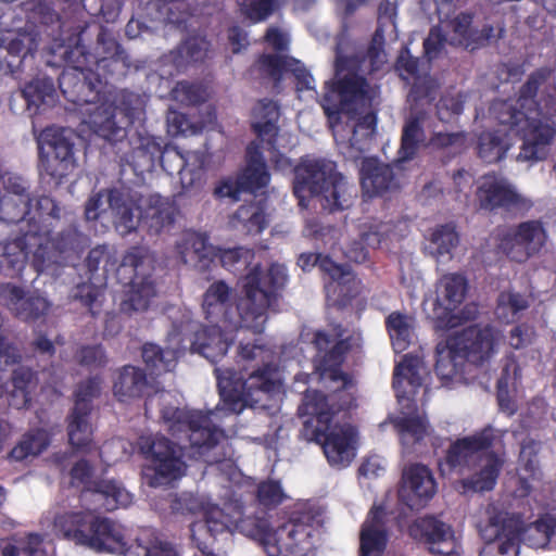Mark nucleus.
Here are the masks:
<instances>
[{
	"mask_svg": "<svg viewBox=\"0 0 556 556\" xmlns=\"http://www.w3.org/2000/svg\"><path fill=\"white\" fill-rule=\"evenodd\" d=\"M142 359L152 375H161L172 371L177 363V351L162 349L154 343H146L142 346Z\"/></svg>",
	"mask_w": 556,
	"mask_h": 556,
	"instance_id": "09e8293b",
	"label": "nucleus"
},
{
	"mask_svg": "<svg viewBox=\"0 0 556 556\" xmlns=\"http://www.w3.org/2000/svg\"><path fill=\"white\" fill-rule=\"evenodd\" d=\"M288 283V269L271 263L267 269L253 266L242 280V295L237 301L240 327L262 333L268 312L278 313L282 293Z\"/></svg>",
	"mask_w": 556,
	"mask_h": 556,
	"instance_id": "423d86ee",
	"label": "nucleus"
},
{
	"mask_svg": "<svg viewBox=\"0 0 556 556\" xmlns=\"http://www.w3.org/2000/svg\"><path fill=\"white\" fill-rule=\"evenodd\" d=\"M495 438V430L489 425L470 435L456 439L450 444L443 460L439 463L440 469L443 471V468L447 467L450 471L459 472L470 469L480 455L493 447Z\"/></svg>",
	"mask_w": 556,
	"mask_h": 556,
	"instance_id": "412c9836",
	"label": "nucleus"
},
{
	"mask_svg": "<svg viewBox=\"0 0 556 556\" xmlns=\"http://www.w3.org/2000/svg\"><path fill=\"white\" fill-rule=\"evenodd\" d=\"M380 45L381 40L379 29H377L372 39V46L369 48L367 56L361 55L351 49L343 50L342 48H339L336 60L337 70H356L358 67H365L367 66V59L369 61V65H374L375 60L380 53Z\"/></svg>",
	"mask_w": 556,
	"mask_h": 556,
	"instance_id": "864d4df0",
	"label": "nucleus"
},
{
	"mask_svg": "<svg viewBox=\"0 0 556 556\" xmlns=\"http://www.w3.org/2000/svg\"><path fill=\"white\" fill-rule=\"evenodd\" d=\"M213 55L211 41L205 35L188 37L178 48L162 60V66L192 67L202 65Z\"/></svg>",
	"mask_w": 556,
	"mask_h": 556,
	"instance_id": "2f4dec72",
	"label": "nucleus"
},
{
	"mask_svg": "<svg viewBox=\"0 0 556 556\" xmlns=\"http://www.w3.org/2000/svg\"><path fill=\"white\" fill-rule=\"evenodd\" d=\"M254 251L244 247L229 249L217 248L213 260L217 257L225 269L237 274L245 270L254 260Z\"/></svg>",
	"mask_w": 556,
	"mask_h": 556,
	"instance_id": "6e6d98bb",
	"label": "nucleus"
},
{
	"mask_svg": "<svg viewBox=\"0 0 556 556\" xmlns=\"http://www.w3.org/2000/svg\"><path fill=\"white\" fill-rule=\"evenodd\" d=\"M49 438L45 430L37 429L25 433L9 453V458L22 462L29 456L41 454L49 446Z\"/></svg>",
	"mask_w": 556,
	"mask_h": 556,
	"instance_id": "3c124183",
	"label": "nucleus"
},
{
	"mask_svg": "<svg viewBox=\"0 0 556 556\" xmlns=\"http://www.w3.org/2000/svg\"><path fill=\"white\" fill-rule=\"evenodd\" d=\"M75 138L73 129L60 126H47L40 135L42 144L47 146L51 154H40L39 170L42 176L61 184L76 167Z\"/></svg>",
	"mask_w": 556,
	"mask_h": 556,
	"instance_id": "ddd939ff",
	"label": "nucleus"
},
{
	"mask_svg": "<svg viewBox=\"0 0 556 556\" xmlns=\"http://www.w3.org/2000/svg\"><path fill=\"white\" fill-rule=\"evenodd\" d=\"M333 372L336 376L326 380L329 382L328 388L331 390L329 394L307 389L303 394L301 403V405H305L308 400H312L313 404H317L316 410L330 413V421H332L336 414L357 406V388L353 377L351 375H339L338 371Z\"/></svg>",
	"mask_w": 556,
	"mask_h": 556,
	"instance_id": "4be33fe9",
	"label": "nucleus"
},
{
	"mask_svg": "<svg viewBox=\"0 0 556 556\" xmlns=\"http://www.w3.org/2000/svg\"><path fill=\"white\" fill-rule=\"evenodd\" d=\"M424 359L413 353L404 354L396 363L392 387L395 392L401 414L394 421L401 442L408 453L421 456L422 441L430 435V425L425 417L416 415L418 410L417 394L424 384L427 375Z\"/></svg>",
	"mask_w": 556,
	"mask_h": 556,
	"instance_id": "39448f33",
	"label": "nucleus"
},
{
	"mask_svg": "<svg viewBox=\"0 0 556 556\" xmlns=\"http://www.w3.org/2000/svg\"><path fill=\"white\" fill-rule=\"evenodd\" d=\"M102 379L89 377L78 383L74 392V407L68 416L67 433L71 445L76 450L87 451L92 443V429L89 417L92 401L101 393Z\"/></svg>",
	"mask_w": 556,
	"mask_h": 556,
	"instance_id": "dca6fc26",
	"label": "nucleus"
},
{
	"mask_svg": "<svg viewBox=\"0 0 556 556\" xmlns=\"http://www.w3.org/2000/svg\"><path fill=\"white\" fill-rule=\"evenodd\" d=\"M513 143L506 131L498 129L481 131L476 141L477 156L485 164H496L506 159Z\"/></svg>",
	"mask_w": 556,
	"mask_h": 556,
	"instance_id": "ea45409f",
	"label": "nucleus"
},
{
	"mask_svg": "<svg viewBox=\"0 0 556 556\" xmlns=\"http://www.w3.org/2000/svg\"><path fill=\"white\" fill-rule=\"evenodd\" d=\"M400 78L408 84H412L408 92V100L414 104L431 103L435 100L439 84L430 72H399Z\"/></svg>",
	"mask_w": 556,
	"mask_h": 556,
	"instance_id": "c03bdc74",
	"label": "nucleus"
},
{
	"mask_svg": "<svg viewBox=\"0 0 556 556\" xmlns=\"http://www.w3.org/2000/svg\"><path fill=\"white\" fill-rule=\"evenodd\" d=\"M391 346L395 354L406 351L414 337L413 318L399 312L391 313L386 320Z\"/></svg>",
	"mask_w": 556,
	"mask_h": 556,
	"instance_id": "a18cd8bd",
	"label": "nucleus"
},
{
	"mask_svg": "<svg viewBox=\"0 0 556 556\" xmlns=\"http://www.w3.org/2000/svg\"><path fill=\"white\" fill-rule=\"evenodd\" d=\"M240 7L250 21L260 23L270 16L279 8V3L277 0H243Z\"/></svg>",
	"mask_w": 556,
	"mask_h": 556,
	"instance_id": "e2e57ef3",
	"label": "nucleus"
},
{
	"mask_svg": "<svg viewBox=\"0 0 556 556\" xmlns=\"http://www.w3.org/2000/svg\"><path fill=\"white\" fill-rule=\"evenodd\" d=\"M0 305L25 323H35L43 318L51 306L37 291L25 290L11 282L0 283Z\"/></svg>",
	"mask_w": 556,
	"mask_h": 556,
	"instance_id": "b1692460",
	"label": "nucleus"
},
{
	"mask_svg": "<svg viewBox=\"0 0 556 556\" xmlns=\"http://www.w3.org/2000/svg\"><path fill=\"white\" fill-rule=\"evenodd\" d=\"M77 363L88 369L103 368L108 363V356L102 344H85L75 353Z\"/></svg>",
	"mask_w": 556,
	"mask_h": 556,
	"instance_id": "052dcab7",
	"label": "nucleus"
},
{
	"mask_svg": "<svg viewBox=\"0 0 556 556\" xmlns=\"http://www.w3.org/2000/svg\"><path fill=\"white\" fill-rule=\"evenodd\" d=\"M129 143L131 150L125 154L123 160L137 176L151 173L161 156L162 137L151 135L146 129L136 130Z\"/></svg>",
	"mask_w": 556,
	"mask_h": 556,
	"instance_id": "bb28decb",
	"label": "nucleus"
},
{
	"mask_svg": "<svg viewBox=\"0 0 556 556\" xmlns=\"http://www.w3.org/2000/svg\"><path fill=\"white\" fill-rule=\"evenodd\" d=\"M467 135L465 131L434 132L430 138V146L437 149H453L454 153H460L466 148Z\"/></svg>",
	"mask_w": 556,
	"mask_h": 556,
	"instance_id": "69168bd1",
	"label": "nucleus"
},
{
	"mask_svg": "<svg viewBox=\"0 0 556 556\" xmlns=\"http://www.w3.org/2000/svg\"><path fill=\"white\" fill-rule=\"evenodd\" d=\"M108 204L113 213L116 231L125 237L143 222L142 195L128 187L108 189Z\"/></svg>",
	"mask_w": 556,
	"mask_h": 556,
	"instance_id": "393cba45",
	"label": "nucleus"
},
{
	"mask_svg": "<svg viewBox=\"0 0 556 556\" xmlns=\"http://www.w3.org/2000/svg\"><path fill=\"white\" fill-rule=\"evenodd\" d=\"M535 338L536 332L533 326L518 324L509 331L508 344L514 350H528L534 343Z\"/></svg>",
	"mask_w": 556,
	"mask_h": 556,
	"instance_id": "338daca9",
	"label": "nucleus"
},
{
	"mask_svg": "<svg viewBox=\"0 0 556 556\" xmlns=\"http://www.w3.org/2000/svg\"><path fill=\"white\" fill-rule=\"evenodd\" d=\"M488 525L483 530V536L488 541H498L497 551L506 555L513 551L520 539V522L508 513L495 507L488 509Z\"/></svg>",
	"mask_w": 556,
	"mask_h": 556,
	"instance_id": "cd10ccee",
	"label": "nucleus"
},
{
	"mask_svg": "<svg viewBox=\"0 0 556 556\" xmlns=\"http://www.w3.org/2000/svg\"><path fill=\"white\" fill-rule=\"evenodd\" d=\"M363 197L372 199L382 195V164L378 157H366L361 166Z\"/></svg>",
	"mask_w": 556,
	"mask_h": 556,
	"instance_id": "603ef678",
	"label": "nucleus"
},
{
	"mask_svg": "<svg viewBox=\"0 0 556 556\" xmlns=\"http://www.w3.org/2000/svg\"><path fill=\"white\" fill-rule=\"evenodd\" d=\"M55 526L65 539L96 553L124 555L131 547L125 528L110 517L71 511L59 516Z\"/></svg>",
	"mask_w": 556,
	"mask_h": 556,
	"instance_id": "9d476101",
	"label": "nucleus"
},
{
	"mask_svg": "<svg viewBox=\"0 0 556 556\" xmlns=\"http://www.w3.org/2000/svg\"><path fill=\"white\" fill-rule=\"evenodd\" d=\"M267 211V197L245 201L229 216V226L245 236L261 235L269 226Z\"/></svg>",
	"mask_w": 556,
	"mask_h": 556,
	"instance_id": "c85d7f7f",
	"label": "nucleus"
},
{
	"mask_svg": "<svg viewBox=\"0 0 556 556\" xmlns=\"http://www.w3.org/2000/svg\"><path fill=\"white\" fill-rule=\"evenodd\" d=\"M12 387L33 393L38 386V372L26 366H18L12 372Z\"/></svg>",
	"mask_w": 556,
	"mask_h": 556,
	"instance_id": "774afa93",
	"label": "nucleus"
},
{
	"mask_svg": "<svg viewBox=\"0 0 556 556\" xmlns=\"http://www.w3.org/2000/svg\"><path fill=\"white\" fill-rule=\"evenodd\" d=\"M429 240L438 256L451 254L459 243V233L456 224L448 222L446 224L437 225L431 230Z\"/></svg>",
	"mask_w": 556,
	"mask_h": 556,
	"instance_id": "4d7b16f0",
	"label": "nucleus"
},
{
	"mask_svg": "<svg viewBox=\"0 0 556 556\" xmlns=\"http://www.w3.org/2000/svg\"><path fill=\"white\" fill-rule=\"evenodd\" d=\"M33 227L35 230L28 233L30 247L27 256L33 255L31 264L37 273L79 255L88 247V237L75 225H70L55 237H51L49 225L41 228Z\"/></svg>",
	"mask_w": 556,
	"mask_h": 556,
	"instance_id": "f8f14e48",
	"label": "nucleus"
},
{
	"mask_svg": "<svg viewBox=\"0 0 556 556\" xmlns=\"http://www.w3.org/2000/svg\"><path fill=\"white\" fill-rule=\"evenodd\" d=\"M238 176L241 180V187L249 192L261 190L267 187L270 181V174L267 166L247 165L243 172Z\"/></svg>",
	"mask_w": 556,
	"mask_h": 556,
	"instance_id": "680f3d73",
	"label": "nucleus"
},
{
	"mask_svg": "<svg viewBox=\"0 0 556 556\" xmlns=\"http://www.w3.org/2000/svg\"><path fill=\"white\" fill-rule=\"evenodd\" d=\"M93 467L89 460H77L70 470V484L81 488L83 493H92L103 500L106 510H114L119 506H127L131 502L130 493L115 480L92 479Z\"/></svg>",
	"mask_w": 556,
	"mask_h": 556,
	"instance_id": "aec40b11",
	"label": "nucleus"
},
{
	"mask_svg": "<svg viewBox=\"0 0 556 556\" xmlns=\"http://www.w3.org/2000/svg\"><path fill=\"white\" fill-rule=\"evenodd\" d=\"M344 329L341 326L336 328V337L340 338L331 349L327 350L320 361L317 369L320 371V379L327 380L333 378L334 372L346 375L342 371L341 366L344 362L345 354L351 350L350 338L342 339Z\"/></svg>",
	"mask_w": 556,
	"mask_h": 556,
	"instance_id": "49530a36",
	"label": "nucleus"
},
{
	"mask_svg": "<svg viewBox=\"0 0 556 556\" xmlns=\"http://www.w3.org/2000/svg\"><path fill=\"white\" fill-rule=\"evenodd\" d=\"M293 173V193L298 199L318 197L321 207L329 213L342 212L353 205L356 188L338 172L336 162L304 155Z\"/></svg>",
	"mask_w": 556,
	"mask_h": 556,
	"instance_id": "0eeeda50",
	"label": "nucleus"
},
{
	"mask_svg": "<svg viewBox=\"0 0 556 556\" xmlns=\"http://www.w3.org/2000/svg\"><path fill=\"white\" fill-rule=\"evenodd\" d=\"M229 346L230 343L225 338L219 324L200 326L193 331L191 350L203 355L212 363H217L223 358Z\"/></svg>",
	"mask_w": 556,
	"mask_h": 556,
	"instance_id": "c9c22d12",
	"label": "nucleus"
},
{
	"mask_svg": "<svg viewBox=\"0 0 556 556\" xmlns=\"http://www.w3.org/2000/svg\"><path fill=\"white\" fill-rule=\"evenodd\" d=\"M448 342L466 363L481 366L495 354L498 331L490 324H473L450 336Z\"/></svg>",
	"mask_w": 556,
	"mask_h": 556,
	"instance_id": "6ab92c4d",
	"label": "nucleus"
},
{
	"mask_svg": "<svg viewBox=\"0 0 556 556\" xmlns=\"http://www.w3.org/2000/svg\"><path fill=\"white\" fill-rule=\"evenodd\" d=\"M357 73L348 72L343 78L327 83L320 105L325 115L331 122L338 123L341 114L355 119L349 140L352 147L362 152L376 131L377 115L369 112L356 117L359 105L365 102L368 86L366 78L357 75Z\"/></svg>",
	"mask_w": 556,
	"mask_h": 556,
	"instance_id": "6e6552de",
	"label": "nucleus"
},
{
	"mask_svg": "<svg viewBox=\"0 0 556 556\" xmlns=\"http://www.w3.org/2000/svg\"><path fill=\"white\" fill-rule=\"evenodd\" d=\"M157 164H160L163 170L169 176L179 175L181 181H184V174L187 169V157L177 147H169L163 143Z\"/></svg>",
	"mask_w": 556,
	"mask_h": 556,
	"instance_id": "13d9d810",
	"label": "nucleus"
},
{
	"mask_svg": "<svg viewBox=\"0 0 556 556\" xmlns=\"http://www.w3.org/2000/svg\"><path fill=\"white\" fill-rule=\"evenodd\" d=\"M316 405L308 400L298 408L303 419L301 437L321 445L331 467H348L356 456L358 432L351 424L331 426L330 413L316 410Z\"/></svg>",
	"mask_w": 556,
	"mask_h": 556,
	"instance_id": "1a4fd4ad",
	"label": "nucleus"
},
{
	"mask_svg": "<svg viewBox=\"0 0 556 556\" xmlns=\"http://www.w3.org/2000/svg\"><path fill=\"white\" fill-rule=\"evenodd\" d=\"M545 72H534L522 85L516 100H497L490 108L501 125L521 140L517 161L538 163L547 160L556 138V86L540 91Z\"/></svg>",
	"mask_w": 556,
	"mask_h": 556,
	"instance_id": "f03ea898",
	"label": "nucleus"
},
{
	"mask_svg": "<svg viewBox=\"0 0 556 556\" xmlns=\"http://www.w3.org/2000/svg\"><path fill=\"white\" fill-rule=\"evenodd\" d=\"M434 318L439 329H453L464 324L469 317L458 311L468 292L467 278L457 273L444 275L437 285Z\"/></svg>",
	"mask_w": 556,
	"mask_h": 556,
	"instance_id": "f3484780",
	"label": "nucleus"
},
{
	"mask_svg": "<svg viewBox=\"0 0 556 556\" xmlns=\"http://www.w3.org/2000/svg\"><path fill=\"white\" fill-rule=\"evenodd\" d=\"M547 232L539 219L521 222L498 235V249L511 261L523 263L545 247Z\"/></svg>",
	"mask_w": 556,
	"mask_h": 556,
	"instance_id": "a211bd4d",
	"label": "nucleus"
},
{
	"mask_svg": "<svg viewBox=\"0 0 556 556\" xmlns=\"http://www.w3.org/2000/svg\"><path fill=\"white\" fill-rule=\"evenodd\" d=\"M476 200L479 210L489 213H513L531 206L530 201L517 191L507 177L494 170L481 176Z\"/></svg>",
	"mask_w": 556,
	"mask_h": 556,
	"instance_id": "2eb2a0df",
	"label": "nucleus"
},
{
	"mask_svg": "<svg viewBox=\"0 0 556 556\" xmlns=\"http://www.w3.org/2000/svg\"><path fill=\"white\" fill-rule=\"evenodd\" d=\"M435 493V479L426 465L413 464L404 469L399 497L408 508H424Z\"/></svg>",
	"mask_w": 556,
	"mask_h": 556,
	"instance_id": "a878e982",
	"label": "nucleus"
},
{
	"mask_svg": "<svg viewBox=\"0 0 556 556\" xmlns=\"http://www.w3.org/2000/svg\"><path fill=\"white\" fill-rule=\"evenodd\" d=\"M286 495L279 481L265 480L258 483L256 500L260 505L266 508H275L280 505Z\"/></svg>",
	"mask_w": 556,
	"mask_h": 556,
	"instance_id": "0e129e2a",
	"label": "nucleus"
},
{
	"mask_svg": "<svg viewBox=\"0 0 556 556\" xmlns=\"http://www.w3.org/2000/svg\"><path fill=\"white\" fill-rule=\"evenodd\" d=\"M22 93L28 105L40 108L54 101L56 90L53 79L43 76L28 81L24 86Z\"/></svg>",
	"mask_w": 556,
	"mask_h": 556,
	"instance_id": "5fc2aeb1",
	"label": "nucleus"
},
{
	"mask_svg": "<svg viewBox=\"0 0 556 556\" xmlns=\"http://www.w3.org/2000/svg\"><path fill=\"white\" fill-rule=\"evenodd\" d=\"M33 199L2 197L0 200V219L8 224H18L20 235L26 229L27 218L31 214Z\"/></svg>",
	"mask_w": 556,
	"mask_h": 556,
	"instance_id": "8fccbe9b",
	"label": "nucleus"
},
{
	"mask_svg": "<svg viewBox=\"0 0 556 556\" xmlns=\"http://www.w3.org/2000/svg\"><path fill=\"white\" fill-rule=\"evenodd\" d=\"M58 84L63 97L75 105L99 104V111L114 100L103 110L105 116H91L94 132L111 143L125 139L128 128L144 114L146 101L140 94L122 90L113 97V85L100 72H60Z\"/></svg>",
	"mask_w": 556,
	"mask_h": 556,
	"instance_id": "7ed1b4c3",
	"label": "nucleus"
},
{
	"mask_svg": "<svg viewBox=\"0 0 556 556\" xmlns=\"http://www.w3.org/2000/svg\"><path fill=\"white\" fill-rule=\"evenodd\" d=\"M173 98L186 105H199L206 101V88L202 84L178 81L172 89Z\"/></svg>",
	"mask_w": 556,
	"mask_h": 556,
	"instance_id": "bf43d9fd",
	"label": "nucleus"
},
{
	"mask_svg": "<svg viewBox=\"0 0 556 556\" xmlns=\"http://www.w3.org/2000/svg\"><path fill=\"white\" fill-rule=\"evenodd\" d=\"M149 388L146 371L137 366L125 365L116 372L113 393L119 402L143 396Z\"/></svg>",
	"mask_w": 556,
	"mask_h": 556,
	"instance_id": "4c0bfd02",
	"label": "nucleus"
},
{
	"mask_svg": "<svg viewBox=\"0 0 556 556\" xmlns=\"http://www.w3.org/2000/svg\"><path fill=\"white\" fill-rule=\"evenodd\" d=\"M437 361L434 371L443 386H448L458 375L463 374L466 363L460 353L454 351L448 338L445 343H439L435 349Z\"/></svg>",
	"mask_w": 556,
	"mask_h": 556,
	"instance_id": "37998d69",
	"label": "nucleus"
},
{
	"mask_svg": "<svg viewBox=\"0 0 556 556\" xmlns=\"http://www.w3.org/2000/svg\"><path fill=\"white\" fill-rule=\"evenodd\" d=\"M408 535L416 542L428 546L431 554H444L437 544H446L452 539V528L433 516H425L414 520L408 527Z\"/></svg>",
	"mask_w": 556,
	"mask_h": 556,
	"instance_id": "473e14b6",
	"label": "nucleus"
},
{
	"mask_svg": "<svg viewBox=\"0 0 556 556\" xmlns=\"http://www.w3.org/2000/svg\"><path fill=\"white\" fill-rule=\"evenodd\" d=\"M179 248L182 262L192 263L201 271L208 269L216 251L205 235L195 231L186 233Z\"/></svg>",
	"mask_w": 556,
	"mask_h": 556,
	"instance_id": "79ce46f5",
	"label": "nucleus"
},
{
	"mask_svg": "<svg viewBox=\"0 0 556 556\" xmlns=\"http://www.w3.org/2000/svg\"><path fill=\"white\" fill-rule=\"evenodd\" d=\"M472 17L470 14L462 13L457 15L452 22L451 27L453 35L446 39L439 27H433L424 42L425 54L429 61L435 59L441 51L444 42L448 41L454 46H462L466 49L475 50L476 46L472 45L473 31L469 29Z\"/></svg>",
	"mask_w": 556,
	"mask_h": 556,
	"instance_id": "7c9ffc66",
	"label": "nucleus"
},
{
	"mask_svg": "<svg viewBox=\"0 0 556 556\" xmlns=\"http://www.w3.org/2000/svg\"><path fill=\"white\" fill-rule=\"evenodd\" d=\"M149 250L141 245L130 247L122 258L118 275L128 274L129 289L121 302V311L131 315L147 311L151 299L155 295V286L150 276L139 275V268L147 258Z\"/></svg>",
	"mask_w": 556,
	"mask_h": 556,
	"instance_id": "4468645a",
	"label": "nucleus"
},
{
	"mask_svg": "<svg viewBox=\"0 0 556 556\" xmlns=\"http://www.w3.org/2000/svg\"><path fill=\"white\" fill-rule=\"evenodd\" d=\"M473 465H477V470L469 477L458 481L460 492L468 494L492 491L497 483L503 468V460L494 451L488 450L484 454L480 455Z\"/></svg>",
	"mask_w": 556,
	"mask_h": 556,
	"instance_id": "c756f323",
	"label": "nucleus"
},
{
	"mask_svg": "<svg viewBox=\"0 0 556 556\" xmlns=\"http://www.w3.org/2000/svg\"><path fill=\"white\" fill-rule=\"evenodd\" d=\"M425 140L422 117L410 115L403 127L397 163L413 160Z\"/></svg>",
	"mask_w": 556,
	"mask_h": 556,
	"instance_id": "de8ad7c7",
	"label": "nucleus"
},
{
	"mask_svg": "<svg viewBox=\"0 0 556 556\" xmlns=\"http://www.w3.org/2000/svg\"><path fill=\"white\" fill-rule=\"evenodd\" d=\"M238 357V363H245L239 370L214 369L223 409L230 414L257 405L278 389L277 368L267 359L268 350L264 344L240 343Z\"/></svg>",
	"mask_w": 556,
	"mask_h": 556,
	"instance_id": "20e7f679",
	"label": "nucleus"
},
{
	"mask_svg": "<svg viewBox=\"0 0 556 556\" xmlns=\"http://www.w3.org/2000/svg\"><path fill=\"white\" fill-rule=\"evenodd\" d=\"M358 556H382V503H375L359 531Z\"/></svg>",
	"mask_w": 556,
	"mask_h": 556,
	"instance_id": "58836bf2",
	"label": "nucleus"
},
{
	"mask_svg": "<svg viewBox=\"0 0 556 556\" xmlns=\"http://www.w3.org/2000/svg\"><path fill=\"white\" fill-rule=\"evenodd\" d=\"M521 367L516 355H507L496 383V401L500 410L509 417L515 415L518 410L517 401L513 395V391L516 390L517 383L521 380Z\"/></svg>",
	"mask_w": 556,
	"mask_h": 556,
	"instance_id": "f704fd0d",
	"label": "nucleus"
},
{
	"mask_svg": "<svg viewBox=\"0 0 556 556\" xmlns=\"http://www.w3.org/2000/svg\"><path fill=\"white\" fill-rule=\"evenodd\" d=\"M315 262H320V271L330 281L326 283L327 302L329 306L343 309L358 294L359 281L348 265L333 262L328 255H312Z\"/></svg>",
	"mask_w": 556,
	"mask_h": 556,
	"instance_id": "5701e85b",
	"label": "nucleus"
},
{
	"mask_svg": "<svg viewBox=\"0 0 556 556\" xmlns=\"http://www.w3.org/2000/svg\"><path fill=\"white\" fill-rule=\"evenodd\" d=\"M178 213L179 208L174 200L152 194L148 206L143 210V224L149 233L159 235L174 226Z\"/></svg>",
	"mask_w": 556,
	"mask_h": 556,
	"instance_id": "e433bc0d",
	"label": "nucleus"
},
{
	"mask_svg": "<svg viewBox=\"0 0 556 556\" xmlns=\"http://www.w3.org/2000/svg\"><path fill=\"white\" fill-rule=\"evenodd\" d=\"M62 207L49 195H40L35 200V211L26 222V229L22 236L13 240L0 242V273L14 278L21 276L27 263V250L30 247L28 233L35 230L33 226L45 227L49 225L52 231L62 216Z\"/></svg>",
	"mask_w": 556,
	"mask_h": 556,
	"instance_id": "9b49d317",
	"label": "nucleus"
},
{
	"mask_svg": "<svg viewBox=\"0 0 556 556\" xmlns=\"http://www.w3.org/2000/svg\"><path fill=\"white\" fill-rule=\"evenodd\" d=\"M231 289L224 280L213 282L203 294L202 309L210 324H230Z\"/></svg>",
	"mask_w": 556,
	"mask_h": 556,
	"instance_id": "72a5a7b5",
	"label": "nucleus"
},
{
	"mask_svg": "<svg viewBox=\"0 0 556 556\" xmlns=\"http://www.w3.org/2000/svg\"><path fill=\"white\" fill-rule=\"evenodd\" d=\"M265 41L271 46L277 53L273 54H264L260 58V66L265 70H299L301 66V61L280 52L283 51L289 45L288 34L277 27L270 26L268 27Z\"/></svg>",
	"mask_w": 556,
	"mask_h": 556,
	"instance_id": "a19ab883",
	"label": "nucleus"
},
{
	"mask_svg": "<svg viewBox=\"0 0 556 556\" xmlns=\"http://www.w3.org/2000/svg\"><path fill=\"white\" fill-rule=\"evenodd\" d=\"M213 410L166 408L162 412L168 432L179 441L175 443L165 435L151 434L139 438V452L148 462L143 469L148 485H168L180 479L187 469L184 447L189 445L200 456L226 440L225 431L213 424Z\"/></svg>",
	"mask_w": 556,
	"mask_h": 556,
	"instance_id": "f257e3e1",
	"label": "nucleus"
}]
</instances>
